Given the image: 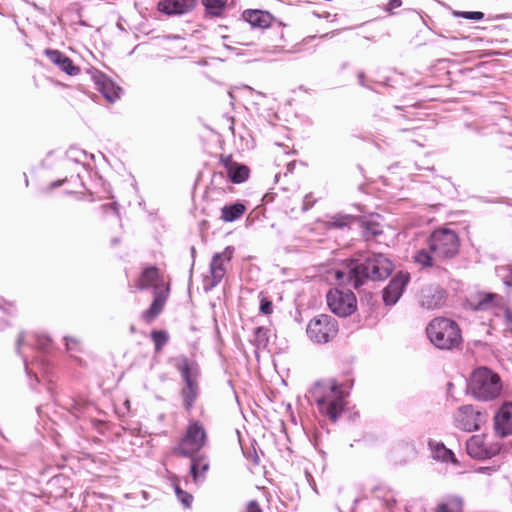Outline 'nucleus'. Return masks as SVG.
<instances>
[{
    "instance_id": "1",
    "label": "nucleus",
    "mask_w": 512,
    "mask_h": 512,
    "mask_svg": "<svg viewBox=\"0 0 512 512\" xmlns=\"http://www.w3.org/2000/svg\"><path fill=\"white\" fill-rule=\"evenodd\" d=\"M393 270V264L385 255L373 253L364 261L349 260L334 272L335 279L340 284L358 288L365 280L373 281L386 279Z\"/></svg>"
},
{
    "instance_id": "2",
    "label": "nucleus",
    "mask_w": 512,
    "mask_h": 512,
    "mask_svg": "<svg viewBox=\"0 0 512 512\" xmlns=\"http://www.w3.org/2000/svg\"><path fill=\"white\" fill-rule=\"evenodd\" d=\"M427 246L415 252L414 262L422 268L440 269L443 262L457 255L460 242L453 230L443 228L435 230L429 236Z\"/></svg>"
},
{
    "instance_id": "3",
    "label": "nucleus",
    "mask_w": 512,
    "mask_h": 512,
    "mask_svg": "<svg viewBox=\"0 0 512 512\" xmlns=\"http://www.w3.org/2000/svg\"><path fill=\"white\" fill-rule=\"evenodd\" d=\"M310 394L320 413L332 421H336L344 411L345 394L334 380L317 382L310 390Z\"/></svg>"
},
{
    "instance_id": "4",
    "label": "nucleus",
    "mask_w": 512,
    "mask_h": 512,
    "mask_svg": "<svg viewBox=\"0 0 512 512\" xmlns=\"http://www.w3.org/2000/svg\"><path fill=\"white\" fill-rule=\"evenodd\" d=\"M426 332L431 343L439 349L450 350L462 342L457 323L447 318H435L427 326Z\"/></svg>"
},
{
    "instance_id": "5",
    "label": "nucleus",
    "mask_w": 512,
    "mask_h": 512,
    "mask_svg": "<svg viewBox=\"0 0 512 512\" xmlns=\"http://www.w3.org/2000/svg\"><path fill=\"white\" fill-rule=\"evenodd\" d=\"M468 389L478 400L488 401L500 395L502 384L500 377L486 367H479L470 376Z\"/></svg>"
},
{
    "instance_id": "6",
    "label": "nucleus",
    "mask_w": 512,
    "mask_h": 512,
    "mask_svg": "<svg viewBox=\"0 0 512 512\" xmlns=\"http://www.w3.org/2000/svg\"><path fill=\"white\" fill-rule=\"evenodd\" d=\"M207 441L208 437L204 426L198 421H192L179 442L177 452L182 456L192 457L206 446Z\"/></svg>"
},
{
    "instance_id": "7",
    "label": "nucleus",
    "mask_w": 512,
    "mask_h": 512,
    "mask_svg": "<svg viewBox=\"0 0 512 512\" xmlns=\"http://www.w3.org/2000/svg\"><path fill=\"white\" fill-rule=\"evenodd\" d=\"M306 333L314 343H327L337 335L338 322L330 315H318L309 321Z\"/></svg>"
},
{
    "instance_id": "8",
    "label": "nucleus",
    "mask_w": 512,
    "mask_h": 512,
    "mask_svg": "<svg viewBox=\"0 0 512 512\" xmlns=\"http://www.w3.org/2000/svg\"><path fill=\"white\" fill-rule=\"evenodd\" d=\"M233 252L234 248L227 246L222 252L214 254L209 267L210 275L204 278V290H212L222 281L227 272V265L232 259Z\"/></svg>"
},
{
    "instance_id": "9",
    "label": "nucleus",
    "mask_w": 512,
    "mask_h": 512,
    "mask_svg": "<svg viewBox=\"0 0 512 512\" xmlns=\"http://www.w3.org/2000/svg\"><path fill=\"white\" fill-rule=\"evenodd\" d=\"M177 368L181 373L185 386L182 389V396L186 410H191L198 395L197 385V368L188 361L182 358L177 364Z\"/></svg>"
},
{
    "instance_id": "10",
    "label": "nucleus",
    "mask_w": 512,
    "mask_h": 512,
    "mask_svg": "<svg viewBox=\"0 0 512 512\" xmlns=\"http://www.w3.org/2000/svg\"><path fill=\"white\" fill-rule=\"evenodd\" d=\"M329 309L340 317H347L355 312L357 300L351 290L333 289L327 293Z\"/></svg>"
},
{
    "instance_id": "11",
    "label": "nucleus",
    "mask_w": 512,
    "mask_h": 512,
    "mask_svg": "<svg viewBox=\"0 0 512 512\" xmlns=\"http://www.w3.org/2000/svg\"><path fill=\"white\" fill-rule=\"evenodd\" d=\"M486 421V415L473 405H462L453 414L454 426L465 432H472L480 429Z\"/></svg>"
},
{
    "instance_id": "12",
    "label": "nucleus",
    "mask_w": 512,
    "mask_h": 512,
    "mask_svg": "<svg viewBox=\"0 0 512 512\" xmlns=\"http://www.w3.org/2000/svg\"><path fill=\"white\" fill-rule=\"evenodd\" d=\"M466 450L469 456L475 459H488L501 450L497 442H490L485 435H473L467 440Z\"/></svg>"
},
{
    "instance_id": "13",
    "label": "nucleus",
    "mask_w": 512,
    "mask_h": 512,
    "mask_svg": "<svg viewBox=\"0 0 512 512\" xmlns=\"http://www.w3.org/2000/svg\"><path fill=\"white\" fill-rule=\"evenodd\" d=\"M410 280L407 272H398L389 282L383 291V300L387 305H394L401 297L406 285Z\"/></svg>"
},
{
    "instance_id": "14",
    "label": "nucleus",
    "mask_w": 512,
    "mask_h": 512,
    "mask_svg": "<svg viewBox=\"0 0 512 512\" xmlns=\"http://www.w3.org/2000/svg\"><path fill=\"white\" fill-rule=\"evenodd\" d=\"M495 432L500 437L512 434V403L505 402L494 416Z\"/></svg>"
},
{
    "instance_id": "15",
    "label": "nucleus",
    "mask_w": 512,
    "mask_h": 512,
    "mask_svg": "<svg viewBox=\"0 0 512 512\" xmlns=\"http://www.w3.org/2000/svg\"><path fill=\"white\" fill-rule=\"evenodd\" d=\"M44 53L53 64L58 66L66 74L75 76L80 73V68L76 66L73 61L61 51L46 49Z\"/></svg>"
},
{
    "instance_id": "16",
    "label": "nucleus",
    "mask_w": 512,
    "mask_h": 512,
    "mask_svg": "<svg viewBox=\"0 0 512 512\" xmlns=\"http://www.w3.org/2000/svg\"><path fill=\"white\" fill-rule=\"evenodd\" d=\"M195 5L196 0H162L158 9L167 15H182L191 11Z\"/></svg>"
},
{
    "instance_id": "17",
    "label": "nucleus",
    "mask_w": 512,
    "mask_h": 512,
    "mask_svg": "<svg viewBox=\"0 0 512 512\" xmlns=\"http://www.w3.org/2000/svg\"><path fill=\"white\" fill-rule=\"evenodd\" d=\"M95 81L99 91L109 102H114L120 98L122 89L107 76L100 74L95 77Z\"/></svg>"
},
{
    "instance_id": "18",
    "label": "nucleus",
    "mask_w": 512,
    "mask_h": 512,
    "mask_svg": "<svg viewBox=\"0 0 512 512\" xmlns=\"http://www.w3.org/2000/svg\"><path fill=\"white\" fill-rule=\"evenodd\" d=\"M243 19L253 28L265 29L271 25L273 17L266 11L246 10L243 12Z\"/></svg>"
},
{
    "instance_id": "19",
    "label": "nucleus",
    "mask_w": 512,
    "mask_h": 512,
    "mask_svg": "<svg viewBox=\"0 0 512 512\" xmlns=\"http://www.w3.org/2000/svg\"><path fill=\"white\" fill-rule=\"evenodd\" d=\"M159 280V270L154 266L148 267L142 271L139 279L135 284V287L140 290L154 287V291H159Z\"/></svg>"
},
{
    "instance_id": "20",
    "label": "nucleus",
    "mask_w": 512,
    "mask_h": 512,
    "mask_svg": "<svg viewBox=\"0 0 512 512\" xmlns=\"http://www.w3.org/2000/svg\"><path fill=\"white\" fill-rule=\"evenodd\" d=\"M445 299V292L439 288H427L422 290L421 304L428 308L433 309L439 307Z\"/></svg>"
},
{
    "instance_id": "21",
    "label": "nucleus",
    "mask_w": 512,
    "mask_h": 512,
    "mask_svg": "<svg viewBox=\"0 0 512 512\" xmlns=\"http://www.w3.org/2000/svg\"><path fill=\"white\" fill-rule=\"evenodd\" d=\"M224 166L229 179L233 183H242L249 176V168L247 166L233 162L229 158L225 159Z\"/></svg>"
},
{
    "instance_id": "22",
    "label": "nucleus",
    "mask_w": 512,
    "mask_h": 512,
    "mask_svg": "<svg viewBox=\"0 0 512 512\" xmlns=\"http://www.w3.org/2000/svg\"><path fill=\"white\" fill-rule=\"evenodd\" d=\"M191 458L190 473L195 483L204 480L205 474L209 469V460L205 455L196 456Z\"/></svg>"
},
{
    "instance_id": "23",
    "label": "nucleus",
    "mask_w": 512,
    "mask_h": 512,
    "mask_svg": "<svg viewBox=\"0 0 512 512\" xmlns=\"http://www.w3.org/2000/svg\"><path fill=\"white\" fill-rule=\"evenodd\" d=\"M24 364L27 374H33L37 382H40L39 374L44 377L48 373V363L42 357H38L31 363L24 357Z\"/></svg>"
},
{
    "instance_id": "24",
    "label": "nucleus",
    "mask_w": 512,
    "mask_h": 512,
    "mask_svg": "<svg viewBox=\"0 0 512 512\" xmlns=\"http://www.w3.org/2000/svg\"><path fill=\"white\" fill-rule=\"evenodd\" d=\"M166 296L167 295L162 291H154V300L149 309L143 313V318L147 321L155 318L161 312L166 300Z\"/></svg>"
},
{
    "instance_id": "25",
    "label": "nucleus",
    "mask_w": 512,
    "mask_h": 512,
    "mask_svg": "<svg viewBox=\"0 0 512 512\" xmlns=\"http://www.w3.org/2000/svg\"><path fill=\"white\" fill-rule=\"evenodd\" d=\"M245 206L242 203L226 205L221 209V220L224 222H233L239 219L245 213Z\"/></svg>"
},
{
    "instance_id": "26",
    "label": "nucleus",
    "mask_w": 512,
    "mask_h": 512,
    "mask_svg": "<svg viewBox=\"0 0 512 512\" xmlns=\"http://www.w3.org/2000/svg\"><path fill=\"white\" fill-rule=\"evenodd\" d=\"M430 447L435 459L443 462H457L454 453L450 449L446 448L442 443H430Z\"/></svg>"
},
{
    "instance_id": "27",
    "label": "nucleus",
    "mask_w": 512,
    "mask_h": 512,
    "mask_svg": "<svg viewBox=\"0 0 512 512\" xmlns=\"http://www.w3.org/2000/svg\"><path fill=\"white\" fill-rule=\"evenodd\" d=\"M227 0H202L206 14L211 17H221L226 8Z\"/></svg>"
},
{
    "instance_id": "28",
    "label": "nucleus",
    "mask_w": 512,
    "mask_h": 512,
    "mask_svg": "<svg viewBox=\"0 0 512 512\" xmlns=\"http://www.w3.org/2000/svg\"><path fill=\"white\" fill-rule=\"evenodd\" d=\"M435 512H463V501L457 496L448 497L438 505Z\"/></svg>"
},
{
    "instance_id": "29",
    "label": "nucleus",
    "mask_w": 512,
    "mask_h": 512,
    "mask_svg": "<svg viewBox=\"0 0 512 512\" xmlns=\"http://www.w3.org/2000/svg\"><path fill=\"white\" fill-rule=\"evenodd\" d=\"M361 228L362 235L367 241L382 234L380 224L373 220H363L361 222Z\"/></svg>"
},
{
    "instance_id": "30",
    "label": "nucleus",
    "mask_w": 512,
    "mask_h": 512,
    "mask_svg": "<svg viewBox=\"0 0 512 512\" xmlns=\"http://www.w3.org/2000/svg\"><path fill=\"white\" fill-rule=\"evenodd\" d=\"M374 495L377 499L381 500L388 510H392L396 504V498L393 491L386 489L385 487H377L374 490Z\"/></svg>"
},
{
    "instance_id": "31",
    "label": "nucleus",
    "mask_w": 512,
    "mask_h": 512,
    "mask_svg": "<svg viewBox=\"0 0 512 512\" xmlns=\"http://www.w3.org/2000/svg\"><path fill=\"white\" fill-rule=\"evenodd\" d=\"M269 342V330L257 327L254 331V343L257 348H266Z\"/></svg>"
},
{
    "instance_id": "32",
    "label": "nucleus",
    "mask_w": 512,
    "mask_h": 512,
    "mask_svg": "<svg viewBox=\"0 0 512 512\" xmlns=\"http://www.w3.org/2000/svg\"><path fill=\"white\" fill-rule=\"evenodd\" d=\"M151 338L155 345V350L160 351L168 342L169 335L164 330H154L151 332Z\"/></svg>"
},
{
    "instance_id": "33",
    "label": "nucleus",
    "mask_w": 512,
    "mask_h": 512,
    "mask_svg": "<svg viewBox=\"0 0 512 512\" xmlns=\"http://www.w3.org/2000/svg\"><path fill=\"white\" fill-rule=\"evenodd\" d=\"M33 342L36 349L45 351L51 343V339L43 333L33 335Z\"/></svg>"
},
{
    "instance_id": "34",
    "label": "nucleus",
    "mask_w": 512,
    "mask_h": 512,
    "mask_svg": "<svg viewBox=\"0 0 512 512\" xmlns=\"http://www.w3.org/2000/svg\"><path fill=\"white\" fill-rule=\"evenodd\" d=\"M175 493L178 497V499L181 501V503L184 505V507H190L193 497L191 494L181 490L178 486L175 487Z\"/></svg>"
},
{
    "instance_id": "35",
    "label": "nucleus",
    "mask_w": 512,
    "mask_h": 512,
    "mask_svg": "<svg viewBox=\"0 0 512 512\" xmlns=\"http://www.w3.org/2000/svg\"><path fill=\"white\" fill-rule=\"evenodd\" d=\"M350 220H351V217H349V216L334 217V218H332V220L329 222L328 225H329V227L343 228V227L348 226Z\"/></svg>"
},
{
    "instance_id": "36",
    "label": "nucleus",
    "mask_w": 512,
    "mask_h": 512,
    "mask_svg": "<svg viewBox=\"0 0 512 512\" xmlns=\"http://www.w3.org/2000/svg\"><path fill=\"white\" fill-rule=\"evenodd\" d=\"M260 311L265 315H269L273 312V304L266 297H262L260 300Z\"/></svg>"
},
{
    "instance_id": "37",
    "label": "nucleus",
    "mask_w": 512,
    "mask_h": 512,
    "mask_svg": "<svg viewBox=\"0 0 512 512\" xmlns=\"http://www.w3.org/2000/svg\"><path fill=\"white\" fill-rule=\"evenodd\" d=\"M66 348L69 352L80 350V341L74 337H65Z\"/></svg>"
},
{
    "instance_id": "38",
    "label": "nucleus",
    "mask_w": 512,
    "mask_h": 512,
    "mask_svg": "<svg viewBox=\"0 0 512 512\" xmlns=\"http://www.w3.org/2000/svg\"><path fill=\"white\" fill-rule=\"evenodd\" d=\"M458 15L465 19L475 20V21L482 20L484 17V14L480 11L461 12Z\"/></svg>"
},
{
    "instance_id": "39",
    "label": "nucleus",
    "mask_w": 512,
    "mask_h": 512,
    "mask_svg": "<svg viewBox=\"0 0 512 512\" xmlns=\"http://www.w3.org/2000/svg\"><path fill=\"white\" fill-rule=\"evenodd\" d=\"M316 200L313 198L312 194H306L303 203H302V211H308L314 204Z\"/></svg>"
},
{
    "instance_id": "40",
    "label": "nucleus",
    "mask_w": 512,
    "mask_h": 512,
    "mask_svg": "<svg viewBox=\"0 0 512 512\" xmlns=\"http://www.w3.org/2000/svg\"><path fill=\"white\" fill-rule=\"evenodd\" d=\"M247 512H262L257 501H250L247 505Z\"/></svg>"
},
{
    "instance_id": "41",
    "label": "nucleus",
    "mask_w": 512,
    "mask_h": 512,
    "mask_svg": "<svg viewBox=\"0 0 512 512\" xmlns=\"http://www.w3.org/2000/svg\"><path fill=\"white\" fill-rule=\"evenodd\" d=\"M402 5V1L401 0H390L387 4V7H386V10L387 11H392L396 8H399L400 6Z\"/></svg>"
},
{
    "instance_id": "42",
    "label": "nucleus",
    "mask_w": 512,
    "mask_h": 512,
    "mask_svg": "<svg viewBox=\"0 0 512 512\" xmlns=\"http://www.w3.org/2000/svg\"><path fill=\"white\" fill-rule=\"evenodd\" d=\"M25 340V335L24 333H21L19 336H18V339H17V346H16V349H17V352L18 353H21V346L23 344Z\"/></svg>"
},
{
    "instance_id": "43",
    "label": "nucleus",
    "mask_w": 512,
    "mask_h": 512,
    "mask_svg": "<svg viewBox=\"0 0 512 512\" xmlns=\"http://www.w3.org/2000/svg\"><path fill=\"white\" fill-rule=\"evenodd\" d=\"M102 209L105 211V212H108V211H113L114 213H117V210H116V206L114 203H110V204H105L102 206Z\"/></svg>"
},
{
    "instance_id": "44",
    "label": "nucleus",
    "mask_w": 512,
    "mask_h": 512,
    "mask_svg": "<svg viewBox=\"0 0 512 512\" xmlns=\"http://www.w3.org/2000/svg\"><path fill=\"white\" fill-rule=\"evenodd\" d=\"M295 165H296V162L295 161H291L287 164V171L285 173V176L287 175V173H292L294 168H295Z\"/></svg>"
},
{
    "instance_id": "45",
    "label": "nucleus",
    "mask_w": 512,
    "mask_h": 512,
    "mask_svg": "<svg viewBox=\"0 0 512 512\" xmlns=\"http://www.w3.org/2000/svg\"><path fill=\"white\" fill-rule=\"evenodd\" d=\"M166 40H167V41L175 40V41H180V42H182V40H183V39H182L180 36L174 35V36H167V37H166Z\"/></svg>"
},
{
    "instance_id": "46",
    "label": "nucleus",
    "mask_w": 512,
    "mask_h": 512,
    "mask_svg": "<svg viewBox=\"0 0 512 512\" xmlns=\"http://www.w3.org/2000/svg\"><path fill=\"white\" fill-rule=\"evenodd\" d=\"M64 181H65V179H64V180H58V181H55V182H53V183L51 184V187H52V188L59 187V186H61V185H62V183H63Z\"/></svg>"
},
{
    "instance_id": "47",
    "label": "nucleus",
    "mask_w": 512,
    "mask_h": 512,
    "mask_svg": "<svg viewBox=\"0 0 512 512\" xmlns=\"http://www.w3.org/2000/svg\"><path fill=\"white\" fill-rule=\"evenodd\" d=\"M359 81L361 85H363V74H359Z\"/></svg>"
},
{
    "instance_id": "48",
    "label": "nucleus",
    "mask_w": 512,
    "mask_h": 512,
    "mask_svg": "<svg viewBox=\"0 0 512 512\" xmlns=\"http://www.w3.org/2000/svg\"><path fill=\"white\" fill-rule=\"evenodd\" d=\"M2 310V308L0 307V311Z\"/></svg>"
}]
</instances>
